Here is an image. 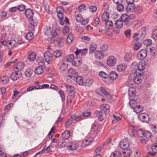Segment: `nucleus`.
Segmentation results:
<instances>
[{"label": "nucleus", "instance_id": "obj_40", "mask_svg": "<svg viewBox=\"0 0 157 157\" xmlns=\"http://www.w3.org/2000/svg\"><path fill=\"white\" fill-rule=\"evenodd\" d=\"M122 153L123 155L125 156H130L131 153V151L130 149V147L129 148L124 149L122 151Z\"/></svg>", "mask_w": 157, "mask_h": 157}, {"label": "nucleus", "instance_id": "obj_17", "mask_svg": "<svg viewBox=\"0 0 157 157\" xmlns=\"http://www.w3.org/2000/svg\"><path fill=\"white\" fill-rule=\"evenodd\" d=\"M94 112L96 115V117L98 118V120L100 121H102L103 120V113L101 111L98 110H96Z\"/></svg>", "mask_w": 157, "mask_h": 157}, {"label": "nucleus", "instance_id": "obj_44", "mask_svg": "<svg viewBox=\"0 0 157 157\" xmlns=\"http://www.w3.org/2000/svg\"><path fill=\"white\" fill-rule=\"evenodd\" d=\"M132 56L131 53H127L124 55V60L126 61H129L130 60L132 59Z\"/></svg>", "mask_w": 157, "mask_h": 157}, {"label": "nucleus", "instance_id": "obj_19", "mask_svg": "<svg viewBox=\"0 0 157 157\" xmlns=\"http://www.w3.org/2000/svg\"><path fill=\"white\" fill-rule=\"evenodd\" d=\"M40 66L37 67L35 69L34 72L36 75L41 74L44 72V69L42 65L40 64Z\"/></svg>", "mask_w": 157, "mask_h": 157}, {"label": "nucleus", "instance_id": "obj_25", "mask_svg": "<svg viewBox=\"0 0 157 157\" xmlns=\"http://www.w3.org/2000/svg\"><path fill=\"white\" fill-rule=\"evenodd\" d=\"M70 136V132L68 130H66L62 134V138L63 140H67L69 138Z\"/></svg>", "mask_w": 157, "mask_h": 157}, {"label": "nucleus", "instance_id": "obj_6", "mask_svg": "<svg viewBox=\"0 0 157 157\" xmlns=\"http://www.w3.org/2000/svg\"><path fill=\"white\" fill-rule=\"evenodd\" d=\"M117 62L116 58L113 56H110L108 57L107 64L109 66H113L115 65Z\"/></svg>", "mask_w": 157, "mask_h": 157}, {"label": "nucleus", "instance_id": "obj_51", "mask_svg": "<svg viewBox=\"0 0 157 157\" xmlns=\"http://www.w3.org/2000/svg\"><path fill=\"white\" fill-rule=\"evenodd\" d=\"M99 75L101 77L105 78H107L109 77L108 75L103 71H101L99 72Z\"/></svg>", "mask_w": 157, "mask_h": 157}, {"label": "nucleus", "instance_id": "obj_12", "mask_svg": "<svg viewBox=\"0 0 157 157\" xmlns=\"http://www.w3.org/2000/svg\"><path fill=\"white\" fill-rule=\"evenodd\" d=\"M52 29L48 26H46L44 29V33L45 36H48L51 35Z\"/></svg>", "mask_w": 157, "mask_h": 157}, {"label": "nucleus", "instance_id": "obj_10", "mask_svg": "<svg viewBox=\"0 0 157 157\" xmlns=\"http://www.w3.org/2000/svg\"><path fill=\"white\" fill-rule=\"evenodd\" d=\"M120 146L122 149H125L130 147L129 141L126 140H123L120 142Z\"/></svg>", "mask_w": 157, "mask_h": 157}, {"label": "nucleus", "instance_id": "obj_21", "mask_svg": "<svg viewBox=\"0 0 157 157\" xmlns=\"http://www.w3.org/2000/svg\"><path fill=\"white\" fill-rule=\"evenodd\" d=\"M151 148L153 152L150 151L149 153L151 156H153L157 152V143L153 144L151 146Z\"/></svg>", "mask_w": 157, "mask_h": 157}, {"label": "nucleus", "instance_id": "obj_11", "mask_svg": "<svg viewBox=\"0 0 157 157\" xmlns=\"http://www.w3.org/2000/svg\"><path fill=\"white\" fill-rule=\"evenodd\" d=\"M21 77V73L20 72H13L10 75L11 79L13 80H17Z\"/></svg>", "mask_w": 157, "mask_h": 157}, {"label": "nucleus", "instance_id": "obj_14", "mask_svg": "<svg viewBox=\"0 0 157 157\" xmlns=\"http://www.w3.org/2000/svg\"><path fill=\"white\" fill-rule=\"evenodd\" d=\"M100 130V127L99 125L95 123H93L91 126V131L94 132V133H98Z\"/></svg>", "mask_w": 157, "mask_h": 157}, {"label": "nucleus", "instance_id": "obj_23", "mask_svg": "<svg viewBox=\"0 0 157 157\" xmlns=\"http://www.w3.org/2000/svg\"><path fill=\"white\" fill-rule=\"evenodd\" d=\"M94 56L97 59H102L104 57L103 53H101L99 51H97L95 52Z\"/></svg>", "mask_w": 157, "mask_h": 157}, {"label": "nucleus", "instance_id": "obj_39", "mask_svg": "<svg viewBox=\"0 0 157 157\" xmlns=\"http://www.w3.org/2000/svg\"><path fill=\"white\" fill-rule=\"evenodd\" d=\"M73 39V34L72 33H70L68 36H67L66 41L67 44H71Z\"/></svg>", "mask_w": 157, "mask_h": 157}, {"label": "nucleus", "instance_id": "obj_16", "mask_svg": "<svg viewBox=\"0 0 157 157\" xmlns=\"http://www.w3.org/2000/svg\"><path fill=\"white\" fill-rule=\"evenodd\" d=\"M106 89L102 87L97 88L95 90V92L98 94L102 95L101 94L105 95L107 92Z\"/></svg>", "mask_w": 157, "mask_h": 157}, {"label": "nucleus", "instance_id": "obj_33", "mask_svg": "<svg viewBox=\"0 0 157 157\" xmlns=\"http://www.w3.org/2000/svg\"><path fill=\"white\" fill-rule=\"evenodd\" d=\"M76 81L77 83L80 85H82L84 84L82 77L81 76H76Z\"/></svg>", "mask_w": 157, "mask_h": 157}, {"label": "nucleus", "instance_id": "obj_62", "mask_svg": "<svg viewBox=\"0 0 157 157\" xmlns=\"http://www.w3.org/2000/svg\"><path fill=\"white\" fill-rule=\"evenodd\" d=\"M59 93L60 96L62 101H65V98L63 91L62 90H59Z\"/></svg>", "mask_w": 157, "mask_h": 157}, {"label": "nucleus", "instance_id": "obj_28", "mask_svg": "<svg viewBox=\"0 0 157 157\" xmlns=\"http://www.w3.org/2000/svg\"><path fill=\"white\" fill-rule=\"evenodd\" d=\"M81 60V59L80 58L77 57L74 58L73 60L72 61V63L75 66H78L79 65Z\"/></svg>", "mask_w": 157, "mask_h": 157}, {"label": "nucleus", "instance_id": "obj_52", "mask_svg": "<svg viewBox=\"0 0 157 157\" xmlns=\"http://www.w3.org/2000/svg\"><path fill=\"white\" fill-rule=\"evenodd\" d=\"M136 71L135 75L139 76H141L143 75L144 71V70H141L137 69L135 70Z\"/></svg>", "mask_w": 157, "mask_h": 157}, {"label": "nucleus", "instance_id": "obj_4", "mask_svg": "<svg viewBox=\"0 0 157 157\" xmlns=\"http://www.w3.org/2000/svg\"><path fill=\"white\" fill-rule=\"evenodd\" d=\"M128 79L131 81H133L136 83L139 84L142 81V79L139 76L135 75L134 74H130L128 76Z\"/></svg>", "mask_w": 157, "mask_h": 157}, {"label": "nucleus", "instance_id": "obj_56", "mask_svg": "<svg viewBox=\"0 0 157 157\" xmlns=\"http://www.w3.org/2000/svg\"><path fill=\"white\" fill-rule=\"evenodd\" d=\"M143 109L142 106L140 105H138L137 107L136 108L135 112L136 113H139L141 112Z\"/></svg>", "mask_w": 157, "mask_h": 157}, {"label": "nucleus", "instance_id": "obj_58", "mask_svg": "<svg viewBox=\"0 0 157 157\" xmlns=\"http://www.w3.org/2000/svg\"><path fill=\"white\" fill-rule=\"evenodd\" d=\"M69 27L68 25H65L63 29V32L64 35L68 33L69 30Z\"/></svg>", "mask_w": 157, "mask_h": 157}, {"label": "nucleus", "instance_id": "obj_37", "mask_svg": "<svg viewBox=\"0 0 157 157\" xmlns=\"http://www.w3.org/2000/svg\"><path fill=\"white\" fill-rule=\"evenodd\" d=\"M68 147L71 150H74L76 149L78 146V145L77 144L75 143H72L71 144H70V145H68Z\"/></svg>", "mask_w": 157, "mask_h": 157}, {"label": "nucleus", "instance_id": "obj_41", "mask_svg": "<svg viewBox=\"0 0 157 157\" xmlns=\"http://www.w3.org/2000/svg\"><path fill=\"white\" fill-rule=\"evenodd\" d=\"M33 72V70L29 68L27 69L25 72V75L28 77H30Z\"/></svg>", "mask_w": 157, "mask_h": 157}, {"label": "nucleus", "instance_id": "obj_57", "mask_svg": "<svg viewBox=\"0 0 157 157\" xmlns=\"http://www.w3.org/2000/svg\"><path fill=\"white\" fill-rule=\"evenodd\" d=\"M61 52L60 50H56L54 52L53 54L56 58H58L61 55Z\"/></svg>", "mask_w": 157, "mask_h": 157}, {"label": "nucleus", "instance_id": "obj_36", "mask_svg": "<svg viewBox=\"0 0 157 157\" xmlns=\"http://www.w3.org/2000/svg\"><path fill=\"white\" fill-rule=\"evenodd\" d=\"M102 20L104 21L108 20L109 18V14L107 12H104L101 15V17Z\"/></svg>", "mask_w": 157, "mask_h": 157}, {"label": "nucleus", "instance_id": "obj_42", "mask_svg": "<svg viewBox=\"0 0 157 157\" xmlns=\"http://www.w3.org/2000/svg\"><path fill=\"white\" fill-rule=\"evenodd\" d=\"M97 47V45L95 44H91L90 47L89 53H93L96 49Z\"/></svg>", "mask_w": 157, "mask_h": 157}, {"label": "nucleus", "instance_id": "obj_47", "mask_svg": "<svg viewBox=\"0 0 157 157\" xmlns=\"http://www.w3.org/2000/svg\"><path fill=\"white\" fill-rule=\"evenodd\" d=\"M60 69L62 71H66L67 69V65L63 63H61L59 66Z\"/></svg>", "mask_w": 157, "mask_h": 157}, {"label": "nucleus", "instance_id": "obj_7", "mask_svg": "<svg viewBox=\"0 0 157 157\" xmlns=\"http://www.w3.org/2000/svg\"><path fill=\"white\" fill-rule=\"evenodd\" d=\"M44 58L46 62L50 64L52 61V55L50 52L46 51L44 53Z\"/></svg>", "mask_w": 157, "mask_h": 157}, {"label": "nucleus", "instance_id": "obj_3", "mask_svg": "<svg viewBox=\"0 0 157 157\" xmlns=\"http://www.w3.org/2000/svg\"><path fill=\"white\" fill-rule=\"evenodd\" d=\"M152 40L150 39H147L144 41V44L146 46V49L148 52H152L155 49L156 45H154L152 48H151L150 45L152 44Z\"/></svg>", "mask_w": 157, "mask_h": 157}, {"label": "nucleus", "instance_id": "obj_24", "mask_svg": "<svg viewBox=\"0 0 157 157\" xmlns=\"http://www.w3.org/2000/svg\"><path fill=\"white\" fill-rule=\"evenodd\" d=\"M87 49L85 48L83 50L77 49V51L75 52V53L76 56H78V54H80L82 56L85 55L87 53Z\"/></svg>", "mask_w": 157, "mask_h": 157}, {"label": "nucleus", "instance_id": "obj_31", "mask_svg": "<svg viewBox=\"0 0 157 157\" xmlns=\"http://www.w3.org/2000/svg\"><path fill=\"white\" fill-rule=\"evenodd\" d=\"M121 17L122 21L123 22L130 21L131 20L130 16L126 14H122L121 16Z\"/></svg>", "mask_w": 157, "mask_h": 157}, {"label": "nucleus", "instance_id": "obj_49", "mask_svg": "<svg viewBox=\"0 0 157 157\" xmlns=\"http://www.w3.org/2000/svg\"><path fill=\"white\" fill-rule=\"evenodd\" d=\"M7 43L9 44L10 46V47L11 48H13L16 46V43L14 40H12L11 41H8Z\"/></svg>", "mask_w": 157, "mask_h": 157}, {"label": "nucleus", "instance_id": "obj_32", "mask_svg": "<svg viewBox=\"0 0 157 157\" xmlns=\"http://www.w3.org/2000/svg\"><path fill=\"white\" fill-rule=\"evenodd\" d=\"M93 140V138L92 137L89 138H86L85 140L83 141L82 144V145L83 146H85L88 145H89L90 143Z\"/></svg>", "mask_w": 157, "mask_h": 157}, {"label": "nucleus", "instance_id": "obj_38", "mask_svg": "<svg viewBox=\"0 0 157 157\" xmlns=\"http://www.w3.org/2000/svg\"><path fill=\"white\" fill-rule=\"evenodd\" d=\"M93 82V79L88 78L84 81V84L86 86L89 87L92 85Z\"/></svg>", "mask_w": 157, "mask_h": 157}, {"label": "nucleus", "instance_id": "obj_53", "mask_svg": "<svg viewBox=\"0 0 157 157\" xmlns=\"http://www.w3.org/2000/svg\"><path fill=\"white\" fill-rule=\"evenodd\" d=\"M117 6V9L119 12L122 11L124 9V6L122 3H119Z\"/></svg>", "mask_w": 157, "mask_h": 157}, {"label": "nucleus", "instance_id": "obj_43", "mask_svg": "<svg viewBox=\"0 0 157 157\" xmlns=\"http://www.w3.org/2000/svg\"><path fill=\"white\" fill-rule=\"evenodd\" d=\"M115 25L117 28H121L123 25L122 21L120 20H117L115 22Z\"/></svg>", "mask_w": 157, "mask_h": 157}, {"label": "nucleus", "instance_id": "obj_26", "mask_svg": "<svg viewBox=\"0 0 157 157\" xmlns=\"http://www.w3.org/2000/svg\"><path fill=\"white\" fill-rule=\"evenodd\" d=\"M36 56V53L34 52H32L29 54L28 58L30 61H33L35 59Z\"/></svg>", "mask_w": 157, "mask_h": 157}, {"label": "nucleus", "instance_id": "obj_9", "mask_svg": "<svg viewBox=\"0 0 157 157\" xmlns=\"http://www.w3.org/2000/svg\"><path fill=\"white\" fill-rule=\"evenodd\" d=\"M147 56V52L145 49L141 50L137 54L138 59L140 60H143L145 59Z\"/></svg>", "mask_w": 157, "mask_h": 157}, {"label": "nucleus", "instance_id": "obj_5", "mask_svg": "<svg viewBox=\"0 0 157 157\" xmlns=\"http://www.w3.org/2000/svg\"><path fill=\"white\" fill-rule=\"evenodd\" d=\"M138 118L142 122L148 123L149 121V117L147 113H141L138 115Z\"/></svg>", "mask_w": 157, "mask_h": 157}, {"label": "nucleus", "instance_id": "obj_20", "mask_svg": "<svg viewBox=\"0 0 157 157\" xmlns=\"http://www.w3.org/2000/svg\"><path fill=\"white\" fill-rule=\"evenodd\" d=\"M68 73L70 76H72L73 77H76L78 74L77 72L72 68H70L68 70Z\"/></svg>", "mask_w": 157, "mask_h": 157}, {"label": "nucleus", "instance_id": "obj_30", "mask_svg": "<svg viewBox=\"0 0 157 157\" xmlns=\"http://www.w3.org/2000/svg\"><path fill=\"white\" fill-rule=\"evenodd\" d=\"M74 58L73 54H70L67 55L65 58V60L68 62H72Z\"/></svg>", "mask_w": 157, "mask_h": 157}, {"label": "nucleus", "instance_id": "obj_63", "mask_svg": "<svg viewBox=\"0 0 157 157\" xmlns=\"http://www.w3.org/2000/svg\"><path fill=\"white\" fill-rule=\"evenodd\" d=\"M9 78L8 76H5L3 77L2 79V82L4 83H6L8 82L9 81Z\"/></svg>", "mask_w": 157, "mask_h": 157}, {"label": "nucleus", "instance_id": "obj_8", "mask_svg": "<svg viewBox=\"0 0 157 157\" xmlns=\"http://www.w3.org/2000/svg\"><path fill=\"white\" fill-rule=\"evenodd\" d=\"M67 91L68 92L69 96L72 98L75 97V88L74 87L70 86H66Z\"/></svg>", "mask_w": 157, "mask_h": 157}, {"label": "nucleus", "instance_id": "obj_61", "mask_svg": "<svg viewBox=\"0 0 157 157\" xmlns=\"http://www.w3.org/2000/svg\"><path fill=\"white\" fill-rule=\"evenodd\" d=\"M104 146L101 145L100 147L97 148L95 151L94 154H97L98 155H100V152L101 149Z\"/></svg>", "mask_w": 157, "mask_h": 157}, {"label": "nucleus", "instance_id": "obj_2", "mask_svg": "<svg viewBox=\"0 0 157 157\" xmlns=\"http://www.w3.org/2000/svg\"><path fill=\"white\" fill-rule=\"evenodd\" d=\"M130 131L133 135L137 134L139 137H142L143 136V134H144V132L142 130L138 129L137 127H134L132 125L129 126L128 132H130Z\"/></svg>", "mask_w": 157, "mask_h": 157}, {"label": "nucleus", "instance_id": "obj_54", "mask_svg": "<svg viewBox=\"0 0 157 157\" xmlns=\"http://www.w3.org/2000/svg\"><path fill=\"white\" fill-rule=\"evenodd\" d=\"M73 121V120H72L71 119V120L70 119H67L65 124V127L67 128L71 126L72 122Z\"/></svg>", "mask_w": 157, "mask_h": 157}, {"label": "nucleus", "instance_id": "obj_60", "mask_svg": "<svg viewBox=\"0 0 157 157\" xmlns=\"http://www.w3.org/2000/svg\"><path fill=\"white\" fill-rule=\"evenodd\" d=\"M75 19L77 22H81L83 20V18L82 17V15L79 14L76 15Z\"/></svg>", "mask_w": 157, "mask_h": 157}, {"label": "nucleus", "instance_id": "obj_22", "mask_svg": "<svg viewBox=\"0 0 157 157\" xmlns=\"http://www.w3.org/2000/svg\"><path fill=\"white\" fill-rule=\"evenodd\" d=\"M135 9V5L133 3H132V4H128L125 8V10L127 12H130L132 11Z\"/></svg>", "mask_w": 157, "mask_h": 157}, {"label": "nucleus", "instance_id": "obj_50", "mask_svg": "<svg viewBox=\"0 0 157 157\" xmlns=\"http://www.w3.org/2000/svg\"><path fill=\"white\" fill-rule=\"evenodd\" d=\"M126 69V67L123 64H121L119 65L117 67V70L120 72L124 71Z\"/></svg>", "mask_w": 157, "mask_h": 157}, {"label": "nucleus", "instance_id": "obj_27", "mask_svg": "<svg viewBox=\"0 0 157 157\" xmlns=\"http://www.w3.org/2000/svg\"><path fill=\"white\" fill-rule=\"evenodd\" d=\"M117 73L115 71H111L109 75V76L111 80H114L116 79L118 77Z\"/></svg>", "mask_w": 157, "mask_h": 157}, {"label": "nucleus", "instance_id": "obj_29", "mask_svg": "<svg viewBox=\"0 0 157 157\" xmlns=\"http://www.w3.org/2000/svg\"><path fill=\"white\" fill-rule=\"evenodd\" d=\"M29 21L31 25L33 26H36L38 23V21L34 17H33L29 20Z\"/></svg>", "mask_w": 157, "mask_h": 157}, {"label": "nucleus", "instance_id": "obj_45", "mask_svg": "<svg viewBox=\"0 0 157 157\" xmlns=\"http://www.w3.org/2000/svg\"><path fill=\"white\" fill-rule=\"evenodd\" d=\"M34 37L33 33L32 32L28 33L25 35V37L28 40H31Z\"/></svg>", "mask_w": 157, "mask_h": 157}, {"label": "nucleus", "instance_id": "obj_15", "mask_svg": "<svg viewBox=\"0 0 157 157\" xmlns=\"http://www.w3.org/2000/svg\"><path fill=\"white\" fill-rule=\"evenodd\" d=\"M24 63L22 62L18 63L14 68V71L15 72H17L21 70L24 68Z\"/></svg>", "mask_w": 157, "mask_h": 157}, {"label": "nucleus", "instance_id": "obj_34", "mask_svg": "<svg viewBox=\"0 0 157 157\" xmlns=\"http://www.w3.org/2000/svg\"><path fill=\"white\" fill-rule=\"evenodd\" d=\"M106 21L105 24V28L108 29H112L113 26V22L110 20H107Z\"/></svg>", "mask_w": 157, "mask_h": 157}, {"label": "nucleus", "instance_id": "obj_18", "mask_svg": "<svg viewBox=\"0 0 157 157\" xmlns=\"http://www.w3.org/2000/svg\"><path fill=\"white\" fill-rule=\"evenodd\" d=\"M25 14L26 16L29 20L33 17L34 15L33 11L31 9H28L25 11Z\"/></svg>", "mask_w": 157, "mask_h": 157}, {"label": "nucleus", "instance_id": "obj_46", "mask_svg": "<svg viewBox=\"0 0 157 157\" xmlns=\"http://www.w3.org/2000/svg\"><path fill=\"white\" fill-rule=\"evenodd\" d=\"M66 80L68 82H71L74 81L75 78L72 76L68 75L65 78Z\"/></svg>", "mask_w": 157, "mask_h": 157}, {"label": "nucleus", "instance_id": "obj_55", "mask_svg": "<svg viewBox=\"0 0 157 157\" xmlns=\"http://www.w3.org/2000/svg\"><path fill=\"white\" fill-rule=\"evenodd\" d=\"M57 41L59 46L62 47L63 45L64 41V39L63 38L60 37L58 39Z\"/></svg>", "mask_w": 157, "mask_h": 157}, {"label": "nucleus", "instance_id": "obj_48", "mask_svg": "<svg viewBox=\"0 0 157 157\" xmlns=\"http://www.w3.org/2000/svg\"><path fill=\"white\" fill-rule=\"evenodd\" d=\"M137 69L141 70H144L145 68V64L144 63L142 62H140L138 64Z\"/></svg>", "mask_w": 157, "mask_h": 157}, {"label": "nucleus", "instance_id": "obj_13", "mask_svg": "<svg viewBox=\"0 0 157 157\" xmlns=\"http://www.w3.org/2000/svg\"><path fill=\"white\" fill-rule=\"evenodd\" d=\"M70 118L72 120H73V121H75L77 122H79L83 119V116L81 115L77 116L72 115H71Z\"/></svg>", "mask_w": 157, "mask_h": 157}, {"label": "nucleus", "instance_id": "obj_35", "mask_svg": "<svg viewBox=\"0 0 157 157\" xmlns=\"http://www.w3.org/2000/svg\"><path fill=\"white\" fill-rule=\"evenodd\" d=\"M121 153L118 151H115L112 153L110 157H120Z\"/></svg>", "mask_w": 157, "mask_h": 157}, {"label": "nucleus", "instance_id": "obj_1", "mask_svg": "<svg viewBox=\"0 0 157 157\" xmlns=\"http://www.w3.org/2000/svg\"><path fill=\"white\" fill-rule=\"evenodd\" d=\"M146 33V29L145 27L142 28L139 31L138 33H135L133 34L134 37L136 36L137 37L134 40V43L135 45L134 50L135 51L137 50L141 46L142 42L141 40L145 36Z\"/></svg>", "mask_w": 157, "mask_h": 157}, {"label": "nucleus", "instance_id": "obj_59", "mask_svg": "<svg viewBox=\"0 0 157 157\" xmlns=\"http://www.w3.org/2000/svg\"><path fill=\"white\" fill-rule=\"evenodd\" d=\"M138 63L136 62H133L131 65L130 68L132 70L135 71L137 68Z\"/></svg>", "mask_w": 157, "mask_h": 157}, {"label": "nucleus", "instance_id": "obj_64", "mask_svg": "<svg viewBox=\"0 0 157 157\" xmlns=\"http://www.w3.org/2000/svg\"><path fill=\"white\" fill-rule=\"evenodd\" d=\"M152 36L154 39L157 40V28L153 31Z\"/></svg>", "mask_w": 157, "mask_h": 157}]
</instances>
